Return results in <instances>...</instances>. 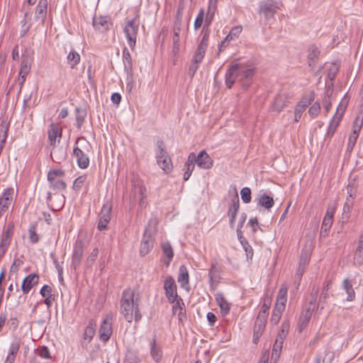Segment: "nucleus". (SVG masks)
<instances>
[{
	"instance_id": "obj_38",
	"label": "nucleus",
	"mask_w": 363,
	"mask_h": 363,
	"mask_svg": "<svg viewBox=\"0 0 363 363\" xmlns=\"http://www.w3.org/2000/svg\"><path fill=\"white\" fill-rule=\"evenodd\" d=\"M209 282L211 286L217 284L220 279V270L216 263H213L211 265V268L208 272Z\"/></svg>"
},
{
	"instance_id": "obj_7",
	"label": "nucleus",
	"mask_w": 363,
	"mask_h": 363,
	"mask_svg": "<svg viewBox=\"0 0 363 363\" xmlns=\"http://www.w3.org/2000/svg\"><path fill=\"white\" fill-rule=\"evenodd\" d=\"M65 175L62 169H50L48 173V181L50 187L55 191H62L66 189V183L61 179Z\"/></svg>"
},
{
	"instance_id": "obj_49",
	"label": "nucleus",
	"mask_w": 363,
	"mask_h": 363,
	"mask_svg": "<svg viewBox=\"0 0 363 363\" xmlns=\"http://www.w3.org/2000/svg\"><path fill=\"white\" fill-rule=\"evenodd\" d=\"M320 104L318 101H315L310 106L308 114L311 118H315L320 114Z\"/></svg>"
},
{
	"instance_id": "obj_56",
	"label": "nucleus",
	"mask_w": 363,
	"mask_h": 363,
	"mask_svg": "<svg viewBox=\"0 0 363 363\" xmlns=\"http://www.w3.org/2000/svg\"><path fill=\"white\" fill-rule=\"evenodd\" d=\"M267 321L256 318L254 325V331L257 333H262L265 328Z\"/></svg>"
},
{
	"instance_id": "obj_62",
	"label": "nucleus",
	"mask_w": 363,
	"mask_h": 363,
	"mask_svg": "<svg viewBox=\"0 0 363 363\" xmlns=\"http://www.w3.org/2000/svg\"><path fill=\"white\" fill-rule=\"evenodd\" d=\"M38 354L44 359H50V353L48 348L45 346H42L38 348Z\"/></svg>"
},
{
	"instance_id": "obj_30",
	"label": "nucleus",
	"mask_w": 363,
	"mask_h": 363,
	"mask_svg": "<svg viewBox=\"0 0 363 363\" xmlns=\"http://www.w3.org/2000/svg\"><path fill=\"white\" fill-rule=\"evenodd\" d=\"M215 298L217 304L220 307V313L222 315H227L230 310V303L227 301L223 294L222 293H217L215 295Z\"/></svg>"
},
{
	"instance_id": "obj_54",
	"label": "nucleus",
	"mask_w": 363,
	"mask_h": 363,
	"mask_svg": "<svg viewBox=\"0 0 363 363\" xmlns=\"http://www.w3.org/2000/svg\"><path fill=\"white\" fill-rule=\"evenodd\" d=\"M204 10L201 9L194 21V27L195 30L200 28L203 23Z\"/></svg>"
},
{
	"instance_id": "obj_17",
	"label": "nucleus",
	"mask_w": 363,
	"mask_h": 363,
	"mask_svg": "<svg viewBox=\"0 0 363 363\" xmlns=\"http://www.w3.org/2000/svg\"><path fill=\"white\" fill-rule=\"evenodd\" d=\"M240 208V202L238 192L235 191L233 199L230 201L228 209V216H229L230 226L233 228L235 225V220L237 216L238 211Z\"/></svg>"
},
{
	"instance_id": "obj_11",
	"label": "nucleus",
	"mask_w": 363,
	"mask_h": 363,
	"mask_svg": "<svg viewBox=\"0 0 363 363\" xmlns=\"http://www.w3.org/2000/svg\"><path fill=\"white\" fill-rule=\"evenodd\" d=\"M278 9V4L274 0H264L259 2L258 13L264 15L266 19H269L274 16Z\"/></svg>"
},
{
	"instance_id": "obj_60",
	"label": "nucleus",
	"mask_w": 363,
	"mask_h": 363,
	"mask_svg": "<svg viewBox=\"0 0 363 363\" xmlns=\"http://www.w3.org/2000/svg\"><path fill=\"white\" fill-rule=\"evenodd\" d=\"M309 261H310L309 252L307 251H305V252L303 251L301 253V257H300V262H299L298 265L303 267H306V266L309 263Z\"/></svg>"
},
{
	"instance_id": "obj_41",
	"label": "nucleus",
	"mask_w": 363,
	"mask_h": 363,
	"mask_svg": "<svg viewBox=\"0 0 363 363\" xmlns=\"http://www.w3.org/2000/svg\"><path fill=\"white\" fill-rule=\"evenodd\" d=\"M274 204V199L265 194L260 195L258 198V205L269 210Z\"/></svg>"
},
{
	"instance_id": "obj_58",
	"label": "nucleus",
	"mask_w": 363,
	"mask_h": 363,
	"mask_svg": "<svg viewBox=\"0 0 363 363\" xmlns=\"http://www.w3.org/2000/svg\"><path fill=\"white\" fill-rule=\"evenodd\" d=\"M244 250L246 252V255L247 257L252 258L253 256V250L247 240L246 239H243L242 241L240 242Z\"/></svg>"
},
{
	"instance_id": "obj_61",
	"label": "nucleus",
	"mask_w": 363,
	"mask_h": 363,
	"mask_svg": "<svg viewBox=\"0 0 363 363\" xmlns=\"http://www.w3.org/2000/svg\"><path fill=\"white\" fill-rule=\"evenodd\" d=\"M347 191L348 194L347 198H351L352 201H354L357 191L354 182H351L347 185Z\"/></svg>"
},
{
	"instance_id": "obj_23",
	"label": "nucleus",
	"mask_w": 363,
	"mask_h": 363,
	"mask_svg": "<svg viewBox=\"0 0 363 363\" xmlns=\"http://www.w3.org/2000/svg\"><path fill=\"white\" fill-rule=\"evenodd\" d=\"M39 277L37 274L33 273L28 275L21 284V290L23 294H27L30 289L38 283Z\"/></svg>"
},
{
	"instance_id": "obj_18",
	"label": "nucleus",
	"mask_w": 363,
	"mask_h": 363,
	"mask_svg": "<svg viewBox=\"0 0 363 363\" xmlns=\"http://www.w3.org/2000/svg\"><path fill=\"white\" fill-rule=\"evenodd\" d=\"M195 163L201 169H208L212 167L213 162L208 154L205 151H201L197 156L194 154Z\"/></svg>"
},
{
	"instance_id": "obj_4",
	"label": "nucleus",
	"mask_w": 363,
	"mask_h": 363,
	"mask_svg": "<svg viewBox=\"0 0 363 363\" xmlns=\"http://www.w3.org/2000/svg\"><path fill=\"white\" fill-rule=\"evenodd\" d=\"M347 104L348 99L345 96L340 102L334 116L330 121L329 125L328 127V130L325 135L326 137L332 138L337 128L338 127L342 120V118L347 108Z\"/></svg>"
},
{
	"instance_id": "obj_33",
	"label": "nucleus",
	"mask_w": 363,
	"mask_h": 363,
	"mask_svg": "<svg viewBox=\"0 0 363 363\" xmlns=\"http://www.w3.org/2000/svg\"><path fill=\"white\" fill-rule=\"evenodd\" d=\"M180 33H181V23H175L173 29V52L176 54L178 52L180 47Z\"/></svg>"
},
{
	"instance_id": "obj_46",
	"label": "nucleus",
	"mask_w": 363,
	"mask_h": 363,
	"mask_svg": "<svg viewBox=\"0 0 363 363\" xmlns=\"http://www.w3.org/2000/svg\"><path fill=\"white\" fill-rule=\"evenodd\" d=\"M284 342L275 340L272 352V358L277 360L279 358Z\"/></svg>"
},
{
	"instance_id": "obj_9",
	"label": "nucleus",
	"mask_w": 363,
	"mask_h": 363,
	"mask_svg": "<svg viewBox=\"0 0 363 363\" xmlns=\"http://www.w3.org/2000/svg\"><path fill=\"white\" fill-rule=\"evenodd\" d=\"M164 290L165 296L170 303H174L179 298L177 294V286L174 278L167 276L164 281Z\"/></svg>"
},
{
	"instance_id": "obj_64",
	"label": "nucleus",
	"mask_w": 363,
	"mask_h": 363,
	"mask_svg": "<svg viewBox=\"0 0 363 363\" xmlns=\"http://www.w3.org/2000/svg\"><path fill=\"white\" fill-rule=\"evenodd\" d=\"M140 359L135 354L130 353L125 356L124 363H140Z\"/></svg>"
},
{
	"instance_id": "obj_29",
	"label": "nucleus",
	"mask_w": 363,
	"mask_h": 363,
	"mask_svg": "<svg viewBox=\"0 0 363 363\" xmlns=\"http://www.w3.org/2000/svg\"><path fill=\"white\" fill-rule=\"evenodd\" d=\"M153 246V242L150 235L147 234V230L145 231L141 241L140 253L142 256L147 255Z\"/></svg>"
},
{
	"instance_id": "obj_45",
	"label": "nucleus",
	"mask_w": 363,
	"mask_h": 363,
	"mask_svg": "<svg viewBox=\"0 0 363 363\" xmlns=\"http://www.w3.org/2000/svg\"><path fill=\"white\" fill-rule=\"evenodd\" d=\"M184 302L182 298H177V300L174 303L172 306V311L174 314L177 313L179 318L182 319V315L185 312V309L183 308Z\"/></svg>"
},
{
	"instance_id": "obj_3",
	"label": "nucleus",
	"mask_w": 363,
	"mask_h": 363,
	"mask_svg": "<svg viewBox=\"0 0 363 363\" xmlns=\"http://www.w3.org/2000/svg\"><path fill=\"white\" fill-rule=\"evenodd\" d=\"M138 17H134L132 19H126L123 26V31L125 33L128 44L130 49L133 50L136 45V40L139 29Z\"/></svg>"
},
{
	"instance_id": "obj_14",
	"label": "nucleus",
	"mask_w": 363,
	"mask_h": 363,
	"mask_svg": "<svg viewBox=\"0 0 363 363\" xmlns=\"http://www.w3.org/2000/svg\"><path fill=\"white\" fill-rule=\"evenodd\" d=\"M111 208L112 206L111 203L108 202L104 203L102 206L97 225V228L99 230H104L107 228V225L109 223L111 217Z\"/></svg>"
},
{
	"instance_id": "obj_34",
	"label": "nucleus",
	"mask_w": 363,
	"mask_h": 363,
	"mask_svg": "<svg viewBox=\"0 0 363 363\" xmlns=\"http://www.w3.org/2000/svg\"><path fill=\"white\" fill-rule=\"evenodd\" d=\"M320 55L319 49L314 45H311L308 50V65L313 67L317 62Z\"/></svg>"
},
{
	"instance_id": "obj_55",
	"label": "nucleus",
	"mask_w": 363,
	"mask_h": 363,
	"mask_svg": "<svg viewBox=\"0 0 363 363\" xmlns=\"http://www.w3.org/2000/svg\"><path fill=\"white\" fill-rule=\"evenodd\" d=\"M23 262L19 258H15L11 266L9 274H16L19 269V268L23 265Z\"/></svg>"
},
{
	"instance_id": "obj_48",
	"label": "nucleus",
	"mask_w": 363,
	"mask_h": 363,
	"mask_svg": "<svg viewBox=\"0 0 363 363\" xmlns=\"http://www.w3.org/2000/svg\"><path fill=\"white\" fill-rule=\"evenodd\" d=\"M99 255V248L97 247H94L91 252L87 257L85 261V266L86 267H91L94 263Z\"/></svg>"
},
{
	"instance_id": "obj_51",
	"label": "nucleus",
	"mask_w": 363,
	"mask_h": 363,
	"mask_svg": "<svg viewBox=\"0 0 363 363\" xmlns=\"http://www.w3.org/2000/svg\"><path fill=\"white\" fill-rule=\"evenodd\" d=\"M86 112L79 108L76 109V124L77 128H80L84 123Z\"/></svg>"
},
{
	"instance_id": "obj_2",
	"label": "nucleus",
	"mask_w": 363,
	"mask_h": 363,
	"mask_svg": "<svg viewBox=\"0 0 363 363\" xmlns=\"http://www.w3.org/2000/svg\"><path fill=\"white\" fill-rule=\"evenodd\" d=\"M91 148L90 143L84 136H80L77 139L73 148V155L76 158L79 168L86 169L89 167V153Z\"/></svg>"
},
{
	"instance_id": "obj_27",
	"label": "nucleus",
	"mask_w": 363,
	"mask_h": 363,
	"mask_svg": "<svg viewBox=\"0 0 363 363\" xmlns=\"http://www.w3.org/2000/svg\"><path fill=\"white\" fill-rule=\"evenodd\" d=\"M287 96L285 94H279L275 97L271 109L272 111L279 113L287 106Z\"/></svg>"
},
{
	"instance_id": "obj_20",
	"label": "nucleus",
	"mask_w": 363,
	"mask_h": 363,
	"mask_svg": "<svg viewBox=\"0 0 363 363\" xmlns=\"http://www.w3.org/2000/svg\"><path fill=\"white\" fill-rule=\"evenodd\" d=\"M149 348L150 356L155 362L161 361L163 357V352L161 345L157 342L156 336L149 341Z\"/></svg>"
},
{
	"instance_id": "obj_24",
	"label": "nucleus",
	"mask_w": 363,
	"mask_h": 363,
	"mask_svg": "<svg viewBox=\"0 0 363 363\" xmlns=\"http://www.w3.org/2000/svg\"><path fill=\"white\" fill-rule=\"evenodd\" d=\"M177 281L180 284V286L182 289L187 291L190 290L189 272L184 265L179 267Z\"/></svg>"
},
{
	"instance_id": "obj_35",
	"label": "nucleus",
	"mask_w": 363,
	"mask_h": 363,
	"mask_svg": "<svg viewBox=\"0 0 363 363\" xmlns=\"http://www.w3.org/2000/svg\"><path fill=\"white\" fill-rule=\"evenodd\" d=\"M334 357V352L329 350H326L323 353L317 354L313 363H332Z\"/></svg>"
},
{
	"instance_id": "obj_32",
	"label": "nucleus",
	"mask_w": 363,
	"mask_h": 363,
	"mask_svg": "<svg viewBox=\"0 0 363 363\" xmlns=\"http://www.w3.org/2000/svg\"><path fill=\"white\" fill-rule=\"evenodd\" d=\"M194 152L190 153L189 155L188 156L187 161L184 164V181H187L189 179L192 172L194 169L195 159H194Z\"/></svg>"
},
{
	"instance_id": "obj_57",
	"label": "nucleus",
	"mask_w": 363,
	"mask_h": 363,
	"mask_svg": "<svg viewBox=\"0 0 363 363\" xmlns=\"http://www.w3.org/2000/svg\"><path fill=\"white\" fill-rule=\"evenodd\" d=\"M29 240L31 243H36L39 240V238L35 231V226L32 225L28 229Z\"/></svg>"
},
{
	"instance_id": "obj_16",
	"label": "nucleus",
	"mask_w": 363,
	"mask_h": 363,
	"mask_svg": "<svg viewBox=\"0 0 363 363\" xmlns=\"http://www.w3.org/2000/svg\"><path fill=\"white\" fill-rule=\"evenodd\" d=\"M92 24L95 30L104 33L110 29L112 22L108 16H95L93 18Z\"/></svg>"
},
{
	"instance_id": "obj_36",
	"label": "nucleus",
	"mask_w": 363,
	"mask_h": 363,
	"mask_svg": "<svg viewBox=\"0 0 363 363\" xmlns=\"http://www.w3.org/2000/svg\"><path fill=\"white\" fill-rule=\"evenodd\" d=\"M123 63L124 65V70L129 74L133 71V62L131 55L127 48L123 49Z\"/></svg>"
},
{
	"instance_id": "obj_53",
	"label": "nucleus",
	"mask_w": 363,
	"mask_h": 363,
	"mask_svg": "<svg viewBox=\"0 0 363 363\" xmlns=\"http://www.w3.org/2000/svg\"><path fill=\"white\" fill-rule=\"evenodd\" d=\"M241 199L245 203L251 201V190L249 187H244L240 191Z\"/></svg>"
},
{
	"instance_id": "obj_5",
	"label": "nucleus",
	"mask_w": 363,
	"mask_h": 363,
	"mask_svg": "<svg viewBox=\"0 0 363 363\" xmlns=\"http://www.w3.org/2000/svg\"><path fill=\"white\" fill-rule=\"evenodd\" d=\"M157 151L156 152L157 163L166 173L170 172L173 169V164L167 152L164 149L162 140L157 143Z\"/></svg>"
},
{
	"instance_id": "obj_22",
	"label": "nucleus",
	"mask_w": 363,
	"mask_h": 363,
	"mask_svg": "<svg viewBox=\"0 0 363 363\" xmlns=\"http://www.w3.org/2000/svg\"><path fill=\"white\" fill-rule=\"evenodd\" d=\"M48 0H39L35 11V19L44 23L48 12Z\"/></svg>"
},
{
	"instance_id": "obj_13",
	"label": "nucleus",
	"mask_w": 363,
	"mask_h": 363,
	"mask_svg": "<svg viewBox=\"0 0 363 363\" xmlns=\"http://www.w3.org/2000/svg\"><path fill=\"white\" fill-rule=\"evenodd\" d=\"M84 248L85 246L83 240H77L74 242L72 255V266L74 269H77L80 265Z\"/></svg>"
},
{
	"instance_id": "obj_50",
	"label": "nucleus",
	"mask_w": 363,
	"mask_h": 363,
	"mask_svg": "<svg viewBox=\"0 0 363 363\" xmlns=\"http://www.w3.org/2000/svg\"><path fill=\"white\" fill-rule=\"evenodd\" d=\"M283 312H284V310L274 306L273 311H272V317L270 319L271 323L274 324V325L277 324L281 319Z\"/></svg>"
},
{
	"instance_id": "obj_37",
	"label": "nucleus",
	"mask_w": 363,
	"mask_h": 363,
	"mask_svg": "<svg viewBox=\"0 0 363 363\" xmlns=\"http://www.w3.org/2000/svg\"><path fill=\"white\" fill-rule=\"evenodd\" d=\"M30 66H31L30 60L28 57H23L21 61V68H20V71H19V76H21L22 78V81H21V84L24 83V82L26 80V77L30 72Z\"/></svg>"
},
{
	"instance_id": "obj_10",
	"label": "nucleus",
	"mask_w": 363,
	"mask_h": 363,
	"mask_svg": "<svg viewBox=\"0 0 363 363\" xmlns=\"http://www.w3.org/2000/svg\"><path fill=\"white\" fill-rule=\"evenodd\" d=\"M314 99L315 93L313 91L311 92L308 96H304L301 98L294 108V122L297 123L300 121L303 113Z\"/></svg>"
},
{
	"instance_id": "obj_39",
	"label": "nucleus",
	"mask_w": 363,
	"mask_h": 363,
	"mask_svg": "<svg viewBox=\"0 0 363 363\" xmlns=\"http://www.w3.org/2000/svg\"><path fill=\"white\" fill-rule=\"evenodd\" d=\"M96 333V323L94 320H90L88 325L86 327L84 332V339L86 340L87 342H90Z\"/></svg>"
},
{
	"instance_id": "obj_42",
	"label": "nucleus",
	"mask_w": 363,
	"mask_h": 363,
	"mask_svg": "<svg viewBox=\"0 0 363 363\" xmlns=\"http://www.w3.org/2000/svg\"><path fill=\"white\" fill-rule=\"evenodd\" d=\"M239 73L240 80L249 79L254 75L255 70L253 68L246 67L245 65L240 63Z\"/></svg>"
},
{
	"instance_id": "obj_25",
	"label": "nucleus",
	"mask_w": 363,
	"mask_h": 363,
	"mask_svg": "<svg viewBox=\"0 0 363 363\" xmlns=\"http://www.w3.org/2000/svg\"><path fill=\"white\" fill-rule=\"evenodd\" d=\"M313 311V309L308 308L301 313L298 322V328L300 333L302 332L308 325L311 318Z\"/></svg>"
},
{
	"instance_id": "obj_28",
	"label": "nucleus",
	"mask_w": 363,
	"mask_h": 363,
	"mask_svg": "<svg viewBox=\"0 0 363 363\" xmlns=\"http://www.w3.org/2000/svg\"><path fill=\"white\" fill-rule=\"evenodd\" d=\"M242 31V28L240 26H235L231 28L228 35L220 43L219 50L221 51L223 48H226L228 45L230 41L235 39L239 36Z\"/></svg>"
},
{
	"instance_id": "obj_31",
	"label": "nucleus",
	"mask_w": 363,
	"mask_h": 363,
	"mask_svg": "<svg viewBox=\"0 0 363 363\" xmlns=\"http://www.w3.org/2000/svg\"><path fill=\"white\" fill-rule=\"evenodd\" d=\"M333 216L334 211L333 210L328 209L323 220L320 230L321 235H323V233H327L331 228L333 223Z\"/></svg>"
},
{
	"instance_id": "obj_63",
	"label": "nucleus",
	"mask_w": 363,
	"mask_h": 363,
	"mask_svg": "<svg viewBox=\"0 0 363 363\" xmlns=\"http://www.w3.org/2000/svg\"><path fill=\"white\" fill-rule=\"evenodd\" d=\"M363 124V117L362 118H359V116H357L354 121V125L352 128V131H356L357 133H359L362 126Z\"/></svg>"
},
{
	"instance_id": "obj_52",
	"label": "nucleus",
	"mask_w": 363,
	"mask_h": 363,
	"mask_svg": "<svg viewBox=\"0 0 363 363\" xmlns=\"http://www.w3.org/2000/svg\"><path fill=\"white\" fill-rule=\"evenodd\" d=\"M86 180V175H81L78 177L73 182L72 189L74 191H79L82 189L84 184L85 183Z\"/></svg>"
},
{
	"instance_id": "obj_21",
	"label": "nucleus",
	"mask_w": 363,
	"mask_h": 363,
	"mask_svg": "<svg viewBox=\"0 0 363 363\" xmlns=\"http://www.w3.org/2000/svg\"><path fill=\"white\" fill-rule=\"evenodd\" d=\"M48 135L50 145L54 148L56 145L57 139L58 138V142H60L62 137V128L57 124L51 123L48 131Z\"/></svg>"
},
{
	"instance_id": "obj_26",
	"label": "nucleus",
	"mask_w": 363,
	"mask_h": 363,
	"mask_svg": "<svg viewBox=\"0 0 363 363\" xmlns=\"http://www.w3.org/2000/svg\"><path fill=\"white\" fill-rule=\"evenodd\" d=\"M353 264L358 267L363 264V235L359 236L357 246L354 253Z\"/></svg>"
},
{
	"instance_id": "obj_19",
	"label": "nucleus",
	"mask_w": 363,
	"mask_h": 363,
	"mask_svg": "<svg viewBox=\"0 0 363 363\" xmlns=\"http://www.w3.org/2000/svg\"><path fill=\"white\" fill-rule=\"evenodd\" d=\"M21 339L18 337H15L11 341L7 356L5 359V363H14L16 354H18L21 347Z\"/></svg>"
},
{
	"instance_id": "obj_43",
	"label": "nucleus",
	"mask_w": 363,
	"mask_h": 363,
	"mask_svg": "<svg viewBox=\"0 0 363 363\" xmlns=\"http://www.w3.org/2000/svg\"><path fill=\"white\" fill-rule=\"evenodd\" d=\"M354 201H352L351 198H347L346 201L345 202L343 209H342V220L344 221H347L350 216V212L353 207Z\"/></svg>"
},
{
	"instance_id": "obj_15",
	"label": "nucleus",
	"mask_w": 363,
	"mask_h": 363,
	"mask_svg": "<svg viewBox=\"0 0 363 363\" xmlns=\"http://www.w3.org/2000/svg\"><path fill=\"white\" fill-rule=\"evenodd\" d=\"M240 63L234 62L228 69L225 73V84L228 88H231L235 80L240 79L239 73Z\"/></svg>"
},
{
	"instance_id": "obj_40",
	"label": "nucleus",
	"mask_w": 363,
	"mask_h": 363,
	"mask_svg": "<svg viewBox=\"0 0 363 363\" xmlns=\"http://www.w3.org/2000/svg\"><path fill=\"white\" fill-rule=\"evenodd\" d=\"M342 288L347 294V301H352L355 298V292L353 289L351 281L348 278H346L342 281Z\"/></svg>"
},
{
	"instance_id": "obj_44",
	"label": "nucleus",
	"mask_w": 363,
	"mask_h": 363,
	"mask_svg": "<svg viewBox=\"0 0 363 363\" xmlns=\"http://www.w3.org/2000/svg\"><path fill=\"white\" fill-rule=\"evenodd\" d=\"M67 59L68 64L70 65L71 68L73 69L79 63L80 55L77 51L72 50L68 54Z\"/></svg>"
},
{
	"instance_id": "obj_8",
	"label": "nucleus",
	"mask_w": 363,
	"mask_h": 363,
	"mask_svg": "<svg viewBox=\"0 0 363 363\" xmlns=\"http://www.w3.org/2000/svg\"><path fill=\"white\" fill-rule=\"evenodd\" d=\"M201 34L203 35V37L196 48L193 57V62L194 64H200L202 62L205 56L206 49L208 46L210 30L202 29Z\"/></svg>"
},
{
	"instance_id": "obj_12",
	"label": "nucleus",
	"mask_w": 363,
	"mask_h": 363,
	"mask_svg": "<svg viewBox=\"0 0 363 363\" xmlns=\"http://www.w3.org/2000/svg\"><path fill=\"white\" fill-rule=\"evenodd\" d=\"M14 225L12 223L8 224L6 229L3 231L0 239V260L6 254L13 238Z\"/></svg>"
},
{
	"instance_id": "obj_6",
	"label": "nucleus",
	"mask_w": 363,
	"mask_h": 363,
	"mask_svg": "<svg viewBox=\"0 0 363 363\" xmlns=\"http://www.w3.org/2000/svg\"><path fill=\"white\" fill-rule=\"evenodd\" d=\"M113 313L110 312L104 318L99 329V337L103 342H106L113 333Z\"/></svg>"
},
{
	"instance_id": "obj_1",
	"label": "nucleus",
	"mask_w": 363,
	"mask_h": 363,
	"mask_svg": "<svg viewBox=\"0 0 363 363\" xmlns=\"http://www.w3.org/2000/svg\"><path fill=\"white\" fill-rule=\"evenodd\" d=\"M121 310L125 319L129 323H131L133 319V313L136 322L141 319L142 315L139 311L138 303L137 300H134V292L132 289H126L123 291Z\"/></svg>"
},
{
	"instance_id": "obj_59",
	"label": "nucleus",
	"mask_w": 363,
	"mask_h": 363,
	"mask_svg": "<svg viewBox=\"0 0 363 363\" xmlns=\"http://www.w3.org/2000/svg\"><path fill=\"white\" fill-rule=\"evenodd\" d=\"M135 191H138L139 194L140 195V199L139 201L140 206H143L145 205V202L143 201V199L145 197V194L146 192V189L144 186L141 184H138L137 186H135Z\"/></svg>"
},
{
	"instance_id": "obj_47",
	"label": "nucleus",
	"mask_w": 363,
	"mask_h": 363,
	"mask_svg": "<svg viewBox=\"0 0 363 363\" xmlns=\"http://www.w3.org/2000/svg\"><path fill=\"white\" fill-rule=\"evenodd\" d=\"M162 248L164 255L168 259V260L166 263L167 265H168L174 256L172 247L169 242H164L162 245Z\"/></svg>"
}]
</instances>
